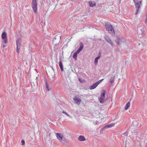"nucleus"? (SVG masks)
Listing matches in <instances>:
<instances>
[{"label": "nucleus", "instance_id": "f8f14e48", "mask_svg": "<svg viewBox=\"0 0 147 147\" xmlns=\"http://www.w3.org/2000/svg\"><path fill=\"white\" fill-rule=\"evenodd\" d=\"M78 140L80 141H83L86 140L84 136H80L78 138Z\"/></svg>", "mask_w": 147, "mask_h": 147}, {"label": "nucleus", "instance_id": "b1692460", "mask_svg": "<svg viewBox=\"0 0 147 147\" xmlns=\"http://www.w3.org/2000/svg\"><path fill=\"white\" fill-rule=\"evenodd\" d=\"M105 129H106V128H105V127H104L102 128L100 130V134H102L103 130Z\"/></svg>", "mask_w": 147, "mask_h": 147}, {"label": "nucleus", "instance_id": "e433bc0d", "mask_svg": "<svg viewBox=\"0 0 147 147\" xmlns=\"http://www.w3.org/2000/svg\"><path fill=\"white\" fill-rule=\"evenodd\" d=\"M37 78V77H36V79Z\"/></svg>", "mask_w": 147, "mask_h": 147}, {"label": "nucleus", "instance_id": "423d86ee", "mask_svg": "<svg viewBox=\"0 0 147 147\" xmlns=\"http://www.w3.org/2000/svg\"><path fill=\"white\" fill-rule=\"evenodd\" d=\"M16 43L17 46L16 51L18 53H19L20 52V50L21 46V43L20 40H17Z\"/></svg>", "mask_w": 147, "mask_h": 147}, {"label": "nucleus", "instance_id": "f257e3e1", "mask_svg": "<svg viewBox=\"0 0 147 147\" xmlns=\"http://www.w3.org/2000/svg\"><path fill=\"white\" fill-rule=\"evenodd\" d=\"M105 25V27L107 30L108 31L112 36H114L115 35V32L112 26L109 24H107Z\"/></svg>", "mask_w": 147, "mask_h": 147}, {"label": "nucleus", "instance_id": "c85d7f7f", "mask_svg": "<svg viewBox=\"0 0 147 147\" xmlns=\"http://www.w3.org/2000/svg\"><path fill=\"white\" fill-rule=\"evenodd\" d=\"M62 113H63L65 114L68 117H70L69 115L68 114H67L66 112H65V111H63V112H62Z\"/></svg>", "mask_w": 147, "mask_h": 147}, {"label": "nucleus", "instance_id": "20e7f679", "mask_svg": "<svg viewBox=\"0 0 147 147\" xmlns=\"http://www.w3.org/2000/svg\"><path fill=\"white\" fill-rule=\"evenodd\" d=\"M135 7L136 9V11L135 13V15H136L139 11V9L140 8V6L142 5L141 1H138L137 3L134 2Z\"/></svg>", "mask_w": 147, "mask_h": 147}, {"label": "nucleus", "instance_id": "c756f323", "mask_svg": "<svg viewBox=\"0 0 147 147\" xmlns=\"http://www.w3.org/2000/svg\"><path fill=\"white\" fill-rule=\"evenodd\" d=\"M128 133L126 131L123 134L125 136H128Z\"/></svg>", "mask_w": 147, "mask_h": 147}, {"label": "nucleus", "instance_id": "2eb2a0df", "mask_svg": "<svg viewBox=\"0 0 147 147\" xmlns=\"http://www.w3.org/2000/svg\"><path fill=\"white\" fill-rule=\"evenodd\" d=\"M89 3L90 5V6L91 7H93V6L95 5V3L94 2H92L91 1H89Z\"/></svg>", "mask_w": 147, "mask_h": 147}, {"label": "nucleus", "instance_id": "2f4dec72", "mask_svg": "<svg viewBox=\"0 0 147 147\" xmlns=\"http://www.w3.org/2000/svg\"><path fill=\"white\" fill-rule=\"evenodd\" d=\"M21 143H22V145H23L25 144V141L24 140H22L21 141Z\"/></svg>", "mask_w": 147, "mask_h": 147}, {"label": "nucleus", "instance_id": "a878e982", "mask_svg": "<svg viewBox=\"0 0 147 147\" xmlns=\"http://www.w3.org/2000/svg\"><path fill=\"white\" fill-rule=\"evenodd\" d=\"M114 78L111 77L110 80V82L111 83H113L114 82Z\"/></svg>", "mask_w": 147, "mask_h": 147}, {"label": "nucleus", "instance_id": "bb28decb", "mask_svg": "<svg viewBox=\"0 0 147 147\" xmlns=\"http://www.w3.org/2000/svg\"><path fill=\"white\" fill-rule=\"evenodd\" d=\"M98 60L97 59L95 58V60H94V64L95 65H96L97 64V63H98Z\"/></svg>", "mask_w": 147, "mask_h": 147}, {"label": "nucleus", "instance_id": "c9c22d12", "mask_svg": "<svg viewBox=\"0 0 147 147\" xmlns=\"http://www.w3.org/2000/svg\"><path fill=\"white\" fill-rule=\"evenodd\" d=\"M45 82V84L46 85V80H44Z\"/></svg>", "mask_w": 147, "mask_h": 147}, {"label": "nucleus", "instance_id": "9b49d317", "mask_svg": "<svg viewBox=\"0 0 147 147\" xmlns=\"http://www.w3.org/2000/svg\"><path fill=\"white\" fill-rule=\"evenodd\" d=\"M96 82L93 84L90 87V90L96 88L97 86L98 85V84Z\"/></svg>", "mask_w": 147, "mask_h": 147}, {"label": "nucleus", "instance_id": "4468645a", "mask_svg": "<svg viewBox=\"0 0 147 147\" xmlns=\"http://www.w3.org/2000/svg\"><path fill=\"white\" fill-rule=\"evenodd\" d=\"M115 125V124L114 123H111L110 124L108 125L105 127V128L106 129L108 128H110L113 126Z\"/></svg>", "mask_w": 147, "mask_h": 147}, {"label": "nucleus", "instance_id": "412c9836", "mask_svg": "<svg viewBox=\"0 0 147 147\" xmlns=\"http://www.w3.org/2000/svg\"><path fill=\"white\" fill-rule=\"evenodd\" d=\"M47 130H48V134L50 135L51 133V131L52 129V128L51 127H49L47 128Z\"/></svg>", "mask_w": 147, "mask_h": 147}, {"label": "nucleus", "instance_id": "9d476101", "mask_svg": "<svg viewBox=\"0 0 147 147\" xmlns=\"http://www.w3.org/2000/svg\"><path fill=\"white\" fill-rule=\"evenodd\" d=\"M56 136H57V138L59 140H61V141L62 140L63 136L61 134L57 133V134Z\"/></svg>", "mask_w": 147, "mask_h": 147}, {"label": "nucleus", "instance_id": "f3484780", "mask_svg": "<svg viewBox=\"0 0 147 147\" xmlns=\"http://www.w3.org/2000/svg\"><path fill=\"white\" fill-rule=\"evenodd\" d=\"M105 98V96H101L100 98L99 99V100L101 103H102L104 102Z\"/></svg>", "mask_w": 147, "mask_h": 147}, {"label": "nucleus", "instance_id": "ea45409f", "mask_svg": "<svg viewBox=\"0 0 147 147\" xmlns=\"http://www.w3.org/2000/svg\"><path fill=\"white\" fill-rule=\"evenodd\" d=\"M125 147H126V146H125Z\"/></svg>", "mask_w": 147, "mask_h": 147}, {"label": "nucleus", "instance_id": "dca6fc26", "mask_svg": "<svg viewBox=\"0 0 147 147\" xmlns=\"http://www.w3.org/2000/svg\"><path fill=\"white\" fill-rule=\"evenodd\" d=\"M59 66L60 67V69L62 71L63 70V65L62 63V62L61 61L59 62Z\"/></svg>", "mask_w": 147, "mask_h": 147}, {"label": "nucleus", "instance_id": "4be33fe9", "mask_svg": "<svg viewBox=\"0 0 147 147\" xmlns=\"http://www.w3.org/2000/svg\"><path fill=\"white\" fill-rule=\"evenodd\" d=\"M105 90L104 89L103 90L101 93V96H105Z\"/></svg>", "mask_w": 147, "mask_h": 147}, {"label": "nucleus", "instance_id": "aec40b11", "mask_svg": "<svg viewBox=\"0 0 147 147\" xmlns=\"http://www.w3.org/2000/svg\"><path fill=\"white\" fill-rule=\"evenodd\" d=\"M56 39L55 38V39L53 40V44H54L55 46H56L57 45V44L59 43V40H58L57 42H56Z\"/></svg>", "mask_w": 147, "mask_h": 147}, {"label": "nucleus", "instance_id": "39448f33", "mask_svg": "<svg viewBox=\"0 0 147 147\" xmlns=\"http://www.w3.org/2000/svg\"><path fill=\"white\" fill-rule=\"evenodd\" d=\"M124 40L123 38L117 37L116 41V43L119 45H120L122 43L124 42Z\"/></svg>", "mask_w": 147, "mask_h": 147}, {"label": "nucleus", "instance_id": "72a5a7b5", "mask_svg": "<svg viewBox=\"0 0 147 147\" xmlns=\"http://www.w3.org/2000/svg\"><path fill=\"white\" fill-rule=\"evenodd\" d=\"M100 56H98V57H96L95 58L98 60L100 58Z\"/></svg>", "mask_w": 147, "mask_h": 147}, {"label": "nucleus", "instance_id": "f03ea898", "mask_svg": "<svg viewBox=\"0 0 147 147\" xmlns=\"http://www.w3.org/2000/svg\"><path fill=\"white\" fill-rule=\"evenodd\" d=\"M138 29H137V33L139 35H141V36H140V37L141 38L142 36V34H143V32L144 31V30L143 28H144V26L142 24H138V25L137 26Z\"/></svg>", "mask_w": 147, "mask_h": 147}, {"label": "nucleus", "instance_id": "f704fd0d", "mask_svg": "<svg viewBox=\"0 0 147 147\" xmlns=\"http://www.w3.org/2000/svg\"><path fill=\"white\" fill-rule=\"evenodd\" d=\"M145 23L146 24H147V17L145 20Z\"/></svg>", "mask_w": 147, "mask_h": 147}, {"label": "nucleus", "instance_id": "7c9ffc66", "mask_svg": "<svg viewBox=\"0 0 147 147\" xmlns=\"http://www.w3.org/2000/svg\"><path fill=\"white\" fill-rule=\"evenodd\" d=\"M137 122L136 121H134L133 122L132 124L135 125V126H137V125L136 124V123Z\"/></svg>", "mask_w": 147, "mask_h": 147}, {"label": "nucleus", "instance_id": "a211bd4d", "mask_svg": "<svg viewBox=\"0 0 147 147\" xmlns=\"http://www.w3.org/2000/svg\"><path fill=\"white\" fill-rule=\"evenodd\" d=\"M130 106V103L129 102H128L125 105V110H127Z\"/></svg>", "mask_w": 147, "mask_h": 147}, {"label": "nucleus", "instance_id": "0eeeda50", "mask_svg": "<svg viewBox=\"0 0 147 147\" xmlns=\"http://www.w3.org/2000/svg\"><path fill=\"white\" fill-rule=\"evenodd\" d=\"M73 100L78 105H79L82 101V100L80 98L75 97Z\"/></svg>", "mask_w": 147, "mask_h": 147}, {"label": "nucleus", "instance_id": "7ed1b4c3", "mask_svg": "<svg viewBox=\"0 0 147 147\" xmlns=\"http://www.w3.org/2000/svg\"><path fill=\"white\" fill-rule=\"evenodd\" d=\"M38 0H32V7L34 12L35 13H36L37 12V5Z\"/></svg>", "mask_w": 147, "mask_h": 147}, {"label": "nucleus", "instance_id": "6ab92c4d", "mask_svg": "<svg viewBox=\"0 0 147 147\" xmlns=\"http://www.w3.org/2000/svg\"><path fill=\"white\" fill-rule=\"evenodd\" d=\"M79 53L76 51V52L73 55V57L75 59V60H77V55Z\"/></svg>", "mask_w": 147, "mask_h": 147}, {"label": "nucleus", "instance_id": "6e6552de", "mask_svg": "<svg viewBox=\"0 0 147 147\" xmlns=\"http://www.w3.org/2000/svg\"><path fill=\"white\" fill-rule=\"evenodd\" d=\"M80 47L77 51L79 53H80V51L82 50L84 48L83 44L82 42H80Z\"/></svg>", "mask_w": 147, "mask_h": 147}, {"label": "nucleus", "instance_id": "5701e85b", "mask_svg": "<svg viewBox=\"0 0 147 147\" xmlns=\"http://www.w3.org/2000/svg\"><path fill=\"white\" fill-rule=\"evenodd\" d=\"M3 39V40L2 42V43L6 44L7 43L8 40L7 38H5Z\"/></svg>", "mask_w": 147, "mask_h": 147}, {"label": "nucleus", "instance_id": "cd10ccee", "mask_svg": "<svg viewBox=\"0 0 147 147\" xmlns=\"http://www.w3.org/2000/svg\"><path fill=\"white\" fill-rule=\"evenodd\" d=\"M103 80V79H101L99 80L98 81V82H96L97 83V84H98V85Z\"/></svg>", "mask_w": 147, "mask_h": 147}, {"label": "nucleus", "instance_id": "1a4fd4ad", "mask_svg": "<svg viewBox=\"0 0 147 147\" xmlns=\"http://www.w3.org/2000/svg\"><path fill=\"white\" fill-rule=\"evenodd\" d=\"M105 39L107 42L109 43L112 46H113V43L111 39L109 37L106 36L105 37Z\"/></svg>", "mask_w": 147, "mask_h": 147}, {"label": "nucleus", "instance_id": "4c0bfd02", "mask_svg": "<svg viewBox=\"0 0 147 147\" xmlns=\"http://www.w3.org/2000/svg\"><path fill=\"white\" fill-rule=\"evenodd\" d=\"M131 98H130V100H131Z\"/></svg>", "mask_w": 147, "mask_h": 147}, {"label": "nucleus", "instance_id": "58836bf2", "mask_svg": "<svg viewBox=\"0 0 147 147\" xmlns=\"http://www.w3.org/2000/svg\"><path fill=\"white\" fill-rule=\"evenodd\" d=\"M125 63H126V62H125Z\"/></svg>", "mask_w": 147, "mask_h": 147}, {"label": "nucleus", "instance_id": "ddd939ff", "mask_svg": "<svg viewBox=\"0 0 147 147\" xmlns=\"http://www.w3.org/2000/svg\"><path fill=\"white\" fill-rule=\"evenodd\" d=\"M1 38L2 39L7 38V34L5 32H3L1 34Z\"/></svg>", "mask_w": 147, "mask_h": 147}, {"label": "nucleus", "instance_id": "393cba45", "mask_svg": "<svg viewBox=\"0 0 147 147\" xmlns=\"http://www.w3.org/2000/svg\"><path fill=\"white\" fill-rule=\"evenodd\" d=\"M51 88L47 84V90L48 91H50L51 90Z\"/></svg>", "mask_w": 147, "mask_h": 147}, {"label": "nucleus", "instance_id": "473e14b6", "mask_svg": "<svg viewBox=\"0 0 147 147\" xmlns=\"http://www.w3.org/2000/svg\"><path fill=\"white\" fill-rule=\"evenodd\" d=\"M1 46L2 47H3V48H4L5 47V45L3 43H2L1 44Z\"/></svg>", "mask_w": 147, "mask_h": 147}]
</instances>
